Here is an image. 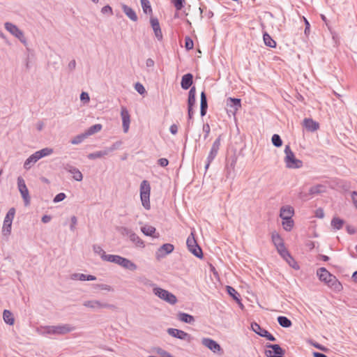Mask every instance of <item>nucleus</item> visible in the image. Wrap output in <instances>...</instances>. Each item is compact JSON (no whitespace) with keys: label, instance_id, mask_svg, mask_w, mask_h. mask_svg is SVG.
I'll use <instances>...</instances> for the list:
<instances>
[{"label":"nucleus","instance_id":"obj_52","mask_svg":"<svg viewBox=\"0 0 357 357\" xmlns=\"http://www.w3.org/2000/svg\"><path fill=\"white\" fill-rule=\"evenodd\" d=\"M236 163V159L235 158H234L231 160V162L229 164L227 165V166H226L227 174V176H228L229 175V174L231 173V171L234 170Z\"/></svg>","mask_w":357,"mask_h":357},{"label":"nucleus","instance_id":"obj_7","mask_svg":"<svg viewBox=\"0 0 357 357\" xmlns=\"http://www.w3.org/2000/svg\"><path fill=\"white\" fill-rule=\"evenodd\" d=\"M15 208H10L7 212L2 227V234L3 236H9L11 234L12 223L15 215Z\"/></svg>","mask_w":357,"mask_h":357},{"label":"nucleus","instance_id":"obj_63","mask_svg":"<svg viewBox=\"0 0 357 357\" xmlns=\"http://www.w3.org/2000/svg\"><path fill=\"white\" fill-rule=\"evenodd\" d=\"M315 217L318 218H323L324 217V212L321 208H319L315 211Z\"/></svg>","mask_w":357,"mask_h":357},{"label":"nucleus","instance_id":"obj_13","mask_svg":"<svg viewBox=\"0 0 357 357\" xmlns=\"http://www.w3.org/2000/svg\"><path fill=\"white\" fill-rule=\"evenodd\" d=\"M227 113L235 115L238 109L241 108V100L240 98L229 97L227 99Z\"/></svg>","mask_w":357,"mask_h":357},{"label":"nucleus","instance_id":"obj_48","mask_svg":"<svg viewBox=\"0 0 357 357\" xmlns=\"http://www.w3.org/2000/svg\"><path fill=\"white\" fill-rule=\"evenodd\" d=\"M284 260L294 269L298 270L300 268V266H298V263L291 255H290L288 258H286Z\"/></svg>","mask_w":357,"mask_h":357},{"label":"nucleus","instance_id":"obj_17","mask_svg":"<svg viewBox=\"0 0 357 357\" xmlns=\"http://www.w3.org/2000/svg\"><path fill=\"white\" fill-rule=\"evenodd\" d=\"M63 169L73 175V178L77 181H81L83 179L82 172L75 167L69 163L63 165Z\"/></svg>","mask_w":357,"mask_h":357},{"label":"nucleus","instance_id":"obj_57","mask_svg":"<svg viewBox=\"0 0 357 357\" xmlns=\"http://www.w3.org/2000/svg\"><path fill=\"white\" fill-rule=\"evenodd\" d=\"M66 197V195L64 192H60L59 194H57L53 199V202L54 203H58V202H60L61 201H63V199H65Z\"/></svg>","mask_w":357,"mask_h":357},{"label":"nucleus","instance_id":"obj_59","mask_svg":"<svg viewBox=\"0 0 357 357\" xmlns=\"http://www.w3.org/2000/svg\"><path fill=\"white\" fill-rule=\"evenodd\" d=\"M77 223V217L75 215H73L70 218V229L71 231L75 230Z\"/></svg>","mask_w":357,"mask_h":357},{"label":"nucleus","instance_id":"obj_55","mask_svg":"<svg viewBox=\"0 0 357 357\" xmlns=\"http://www.w3.org/2000/svg\"><path fill=\"white\" fill-rule=\"evenodd\" d=\"M101 13L103 15H113V10L112 7L109 5H106L103 6L101 9Z\"/></svg>","mask_w":357,"mask_h":357},{"label":"nucleus","instance_id":"obj_34","mask_svg":"<svg viewBox=\"0 0 357 357\" xmlns=\"http://www.w3.org/2000/svg\"><path fill=\"white\" fill-rule=\"evenodd\" d=\"M194 256L202 259L204 257L202 249L199 245V244H196V245H193V247L190 248L188 250Z\"/></svg>","mask_w":357,"mask_h":357},{"label":"nucleus","instance_id":"obj_41","mask_svg":"<svg viewBox=\"0 0 357 357\" xmlns=\"http://www.w3.org/2000/svg\"><path fill=\"white\" fill-rule=\"evenodd\" d=\"M130 240L132 243H134L137 246L142 247V248H144L145 246L144 242L135 232H133L130 235Z\"/></svg>","mask_w":357,"mask_h":357},{"label":"nucleus","instance_id":"obj_18","mask_svg":"<svg viewBox=\"0 0 357 357\" xmlns=\"http://www.w3.org/2000/svg\"><path fill=\"white\" fill-rule=\"evenodd\" d=\"M150 23L153 30L155 38L159 40H162L163 36L160 29V23L156 17H151Z\"/></svg>","mask_w":357,"mask_h":357},{"label":"nucleus","instance_id":"obj_35","mask_svg":"<svg viewBox=\"0 0 357 357\" xmlns=\"http://www.w3.org/2000/svg\"><path fill=\"white\" fill-rule=\"evenodd\" d=\"M141 6L143 10V12L145 14L152 15L153 10L150 3L149 0H140Z\"/></svg>","mask_w":357,"mask_h":357},{"label":"nucleus","instance_id":"obj_49","mask_svg":"<svg viewBox=\"0 0 357 357\" xmlns=\"http://www.w3.org/2000/svg\"><path fill=\"white\" fill-rule=\"evenodd\" d=\"M154 351L161 357H174L170 353L167 352V351L164 350L160 347L155 348Z\"/></svg>","mask_w":357,"mask_h":357},{"label":"nucleus","instance_id":"obj_9","mask_svg":"<svg viewBox=\"0 0 357 357\" xmlns=\"http://www.w3.org/2000/svg\"><path fill=\"white\" fill-rule=\"evenodd\" d=\"M17 188L24 200V206H29L31 203V197L25 181L22 176L17 177Z\"/></svg>","mask_w":357,"mask_h":357},{"label":"nucleus","instance_id":"obj_45","mask_svg":"<svg viewBox=\"0 0 357 357\" xmlns=\"http://www.w3.org/2000/svg\"><path fill=\"white\" fill-rule=\"evenodd\" d=\"M282 226L284 230L289 231L294 227V220L292 218L282 220Z\"/></svg>","mask_w":357,"mask_h":357},{"label":"nucleus","instance_id":"obj_21","mask_svg":"<svg viewBox=\"0 0 357 357\" xmlns=\"http://www.w3.org/2000/svg\"><path fill=\"white\" fill-rule=\"evenodd\" d=\"M174 245L171 243H165L158 248L156 252L157 257H164L167 255L172 253L174 251Z\"/></svg>","mask_w":357,"mask_h":357},{"label":"nucleus","instance_id":"obj_32","mask_svg":"<svg viewBox=\"0 0 357 357\" xmlns=\"http://www.w3.org/2000/svg\"><path fill=\"white\" fill-rule=\"evenodd\" d=\"M3 318L5 323L7 324L12 326L14 324L15 319L13 317V314L8 310H4L3 312Z\"/></svg>","mask_w":357,"mask_h":357},{"label":"nucleus","instance_id":"obj_19","mask_svg":"<svg viewBox=\"0 0 357 357\" xmlns=\"http://www.w3.org/2000/svg\"><path fill=\"white\" fill-rule=\"evenodd\" d=\"M221 135H219L212 144L210 152L208 155V162L213 161L218 155L220 146Z\"/></svg>","mask_w":357,"mask_h":357},{"label":"nucleus","instance_id":"obj_38","mask_svg":"<svg viewBox=\"0 0 357 357\" xmlns=\"http://www.w3.org/2000/svg\"><path fill=\"white\" fill-rule=\"evenodd\" d=\"M344 224V221L337 217H334L331 222L332 227L336 230H339L342 228Z\"/></svg>","mask_w":357,"mask_h":357},{"label":"nucleus","instance_id":"obj_46","mask_svg":"<svg viewBox=\"0 0 357 357\" xmlns=\"http://www.w3.org/2000/svg\"><path fill=\"white\" fill-rule=\"evenodd\" d=\"M87 137H88V135H86V132L82 133L80 135L75 136L73 139H72L70 142L72 144H79L82 143L84 140V139Z\"/></svg>","mask_w":357,"mask_h":357},{"label":"nucleus","instance_id":"obj_47","mask_svg":"<svg viewBox=\"0 0 357 357\" xmlns=\"http://www.w3.org/2000/svg\"><path fill=\"white\" fill-rule=\"evenodd\" d=\"M271 142L273 146H275L277 148H279L282 146V140L280 137V136L278 134H274L271 137Z\"/></svg>","mask_w":357,"mask_h":357},{"label":"nucleus","instance_id":"obj_28","mask_svg":"<svg viewBox=\"0 0 357 357\" xmlns=\"http://www.w3.org/2000/svg\"><path fill=\"white\" fill-rule=\"evenodd\" d=\"M178 319L181 321L186 324H192L195 321V317L192 315L183 312H179L178 313Z\"/></svg>","mask_w":357,"mask_h":357},{"label":"nucleus","instance_id":"obj_50","mask_svg":"<svg viewBox=\"0 0 357 357\" xmlns=\"http://www.w3.org/2000/svg\"><path fill=\"white\" fill-rule=\"evenodd\" d=\"M93 250L94 251L95 253L100 255L101 259L105 261L104 255H107L105 254V252L103 250V249L100 245H93Z\"/></svg>","mask_w":357,"mask_h":357},{"label":"nucleus","instance_id":"obj_16","mask_svg":"<svg viewBox=\"0 0 357 357\" xmlns=\"http://www.w3.org/2000/svg\"><path fill=\"white\" fill-rule=\"evenodd\" d=\"M202 343L203 345L209 349L213 353H218L222 351L220 345L216 341L211 338H203L202 340Z\"/></svg>","mask_w":357,"mask_h":357},{"label":"nucleus","instance_id":"obj_51","mask_svg":"<svg viewBox=\"0 0 357 357\" xmlns=\"http://www.w3.org/2000/svg\"><path fill=\"white\" fill-rule=\"evenodd\" d=\"M194 47V43L192 39L190 36L185 37V47L187 50H192Z\"/></svg>","mask_w":357,"mask_h":357},{"label":"nucleus","instance_id":"obj_61","mask_svg":"<svg viewBox=\"0 0 357 357\" xmlns=\"http://www.w3.org/2000/svg\"><path fill=\"white\" fill-rule=\"evenodd\" d=\"M158 164L162 167H167L169 164V160L167 159V158H160L158 160Z\"/></svg>","mask_w":357,"mask_h":357},{"label":"nucleus","instance_id":"obj_29","mask_svg":"<svg viewBox=\"0 0 357 357\" xmlns=\"http://www.w3.org/2000/svg\"><path fill=\"white\" fill-rule=\"evenodd\" d=\"M196 102V89L192 86L188 92V107H193Z\"/></svg>","mask_w":357,"mask_h":357},{"label":"nucleus","instance_id":"obj_5","mask_svg":"<svg viewBox=\"0 0 357 357\" xmlns=\"http://www.w3.org/2000/svg\"><path fill=\"white\" fill-rule=\"evenodd\" d=\"M284 162L286 167L289 169H298L303 167V162L295 158L294 152L291 151L289 145H286L284 148Z\"/></svg>","mask_w":357,"mask_h":357},{"label":"nucleus","instance_id":"obj_10","mask_svg":"<svg viewBox=\"0 0 357 357\" xmlns=\"http://www.w3.org/2000/svg\"><path fill=\"white\" fill-rule=\"evenodd\" d=\"M5 29L10 32L13 36L16 37L21 43L26 44V40L24 34L15 24L11 22H6L4 24Z\"/></svg>","mask_w":357,"mask_h":357},{"label":"nucleus","instance_id":"obj_31","mask_svg":"<svg viewBox=\"0 0 357 357\" xmlns=\"http://www.w3.org/2000/svg\"><path fill=\"white\" fill-rule=\"evenodd\" d=\"M263 40L264 44L269 47L275 48L276 47L277 43L275 40L272 38V37L267 33L264 32L263 34Z\"/></svg>","mask_w":357,"mask_h":357},{"label":"nucleus","instance_id":"obj_36","mask_svg":"<svg viewBox=\"0 0 357 357\" xmlns=\"http://www.w3.org/2000/svg\"><path fill=\"white\" fill-rule=\"evenodd\" d=\"M277 320L280 326L283 328H289L292 326L291 321L285 316H279Z\"/></svg>","mask_w":357,"mask_h":357},{"label":"nucleus","instance_id":"obj_15","mask_svg":"<svg viewBox=\"0 0 357 357\" xmlns=\"http://www.w3.org/2000/svg\"><path fill=\"white\" fill-rule=\"evenodd\" d=\"M116 144L117 143L113 144L112 146L107 148L104 150H101V151H96V152L89 153L87 157L90 160H95L96 158H100L104 157L105 155H107L109 153H111V152L114 151L115 149H116V148H117Z\"/></svg>","mask_w":357,"mask_h":357},{"label":"nucleus","instance_id":"obj_30","mask_svg":"<svg viewBox=\"0 0 357 357\" xmlns=\"http://www.w3.org/2000/svg\"><path fill=\"white\" fill-rule=\"evenodd\" d=\"M141 231L145 236H154L155 238H158L159 236V234H158L157 235H154L156 229L153 226L146 225V226L142 227Z\"/></svg>","mask_w":357,"mask_h":357},{"label":"nucleus","instance_id":"obj_23","mask_svg":"<svg viewBox=\"0 0 357 357\" xmlns=\"http://www.w3.org/2000/svg\"><path fill=\"white\" fill-rule=\"evenodd\" d=\"M193 83V75L192 73H187L183 75L181 82V88L184 90L188 89Z\"/></svg>","mask_w":357,"mask_h":357},{"label":"nucleus","instance_id":"obj_64","mask_svg":"<svg viewBox=\"0 0 357 357\" xmlns=\"http://www.w3.org/2000/svg\"><path fill=\"white\" fill-rule=\"evenodd\" d=\"M351 197L355 207L357 208V192L353 191L351 194Z\"/></svg>","mask_w":357,"mask_h":357},{"label":"nucleus","instance_id":"obj_53","mask_svg":"<svg viewBox=\"0 0 357 357\" xmlns=\"http://www.w3.org/2000/svg\"><path fill=\"white\" fill-rule=\"evenodd\" d=\"M277 250L279 252V254L280 255V256L284 259H285L286 258H288L291 255V254L289 253L288 250L285 248V246L282 248L277 249Z\"/></svg>","mask_w":357,"mask_h":357},{"label":"nucleus","instance_id":"obj_60","mask_svg":"<svg viewBox=\"0 0 357 357\" xmlns=\"http://www.w3.org/2000/svg\"><path fill=\"white\" fill-rule=\"evenodd\" d=\"M121 232L123 235L128 236L129 237L133 233V231L128 227H122L121 228Z\"/></svg>","mask_w":357,"mask_h":357},{"label":"nucleus","instance_id":"obj_4","mask_svg":"<svg viewBox=\"0 0 357 357\" xmlns=\"http://www.w3.org/2000/svg\"><path fill=\"white\" fill-rule=\"evenodd\" d=\"M151 286L153 287V294L157 296L160 299L166 301L167 303L174 305L177 303L178 300L176 296L171 293L170 291L162 289L159 287H157L155 284L151 283Z\"/></svg>","mask_w":357,"mask_h":357},{"label":"nucleus","instance_id":"obj_40","mask_svg":"<svg viewBox=\"0 0 357 357\" xmlns=\"http://www.w3.org/2000/svg\"><path fill=\"white\" fill-rule=\"evenodd\" d=\"M40 158L38 157V155L35 152L32 155H31L24 162V167L26 169L30 168V164L31 162H36Z\"/></svg>","mask_w":357,"mask_h":357},{"label":"nucleus","instance_id":"obj_11","mask_svg":"<svg viewBox=\"0 0 357 357\" xmlns=\"http://www.w3.org/2000/svg\"><path fill=\"white\" fill-rule=\"evenodd\" d=\"M251 328L258 335L262 337H265L266 340L271 342H275L277 340L276 338L271 333H269L265 328H261L260 325L257 322H252L251 324Z\"/></svg>","mask_w":357,"mask_h":357},{"label":"nucleus","instance_id":"obj_37","mask_svg":"<svg viewBox=\"0 0 357 357\" xmlns=\"http://www.w3.org/2000/svg\"><path fill=\"white\" fill-rule=\"evenodd\" d=\"M196 244H198V243L197 242V240L195 239V231L194 229H192L186 241L187 248L189 250L190 248L193 247V245L195 246Z\"/></svg>","mask_w":357,"mask_h":357},{"label":"nucleus","instance_id":"obj_25","mask_svg":"<svg viewBox=\"0 0 357 357\" xmlns=\"http://www.w3.org/2000/svg\"><path fill=\"white\" fill-rule=\"evenodd\" d=\"M208 109L207 97L205 91H202L200 95V115L202 117L206 114Z\"/></svg>","mask_w":357,"mask_h":357},{"label":"nucleus","instance_id":"obj_42","mask_svg":"<svg viewBox=\"0 0 357 357\" xmlns=\"http://www.w3.org/2000/svg\"><path fill=\"white\" fill-rule=\"evenodd\" d=\"M102 126L101 124L100 123H97V124H95V125H93L91 126H90L86 130V133L88 136L89 135H93L99 131L101 130Z\"/></svg>","mask_w":357,"mask_h":357},{"label":"nucleus","instance_id":"obj_43","mask_svg":"<svg viewBox=\"0 0 357 357\" xmlns=\"http://www.w3.org/2000/svg\"><path fill=\"white\" fill-rule=\"evenodd\" d=\"M38 157L40 159L43 157L51 155L53 153V149L51 148H44L40 151H36Z\"/></svg>","mask_w":357,"mask_h":357},{"label":"nucleus","instance_id":"obj_1","mask_svg":"<svg viewBox=\"0 0 357 357\" xmlns=\"http://www.w3.org/2000/svg\"><path fill=\"white\" fill-rule=\"evenodd\" d=\"M75 326L69 324H61L58 326H41L38 328V333L43 336L63 335L75 330Z\"/></svg>","mask_w":357,"mask_h":357},{"label":"nucleus","instance_id":"obj_44","mask_svg":"<svg viewBox=\"0 0 357 357\" xmlns=\"http://www.w3.org/2000/svg\"><path fill=\"white\" fill-rule=\"evenodd\" d=\"M171 3L175 7L176 11L182 10L185 7L186 0H170Z\"/></svg>","mask_w":357,"mask_h":357},{"label":"nucleus","instance_id":"obj_24","mask_svg":"<svg viewBox=\"0 0 357 357\" xmlns=\"http://www.w3.org/2000/svg\"><path fill=\"white\" fill-rule=\"evenodd\" d=\"M294 213V211L293 207H291V206H284L280 208V217L282 220L290 219L292 218Z\"/></svg>","mask_w":357,"mask_h":357},{"label":"nucleus","instance_id":"obj_20","mask_svg":"<svg viewBox=\"0 0 357 357\" xmlns=\"http://www.w3.org/2000/svg\"><path fill=\"white\" fill-rule=\"evenodd\" d=\"M123 132L126 133L128 131L130 119L128 110L126 107H122L121 110Z\"/></svg>","mask_w":357,"mask_h":357},{"label":"nucleus","instance_id":"obj_22","mask_svg":"<svg viewBox=\"0 0 357 357\" xmlns=\"http://www.w3.org/2000/svg\"><path fill=\"white\" fill-rule=\"evenodd\" d=\"M303 126L308 132H314L319 128V123L311 118H305L303 120Z\"/></svg>","mask_w":357,"mask_h":357},{"label":"nucleus","instance_id":"obj_62","mask_svg":"<svg viewBox=\"0 0 357 357\" xmlns=\"http://www.w3.org/2000/svg\"><path fill=\"white\" fill-rule=\"evenodd\" d=\"M80 100L84 102H88L90 100L89 93L86 92H82L80 94Z\"/></svg>","mask_w":357,"mask_h":357},{"label":"nucleus","instance_id":"obj_54","mask_svg":"<svg viewBox=\"0 0 357 357\" xmlns=\"http://www.w3.org/2000/svg\"><path fill=\"white\" fill-rule=\"evenodd\" d=\"M202 130L204 134V139H206L208 137L210 132H211V128L208 123L203 124Z\"/></svg>","mask_w":357,"mask_h":357},{"label":"nucleus","instance_id":"obj_33","mask_svg":"<svg viewBox=\"0 0 357 357\" xmlns=\"http://www.w3.org/2000/svg\"><path fill=\"white\" fill-rule=\"evenodd\" d=\"M326 186L321 184H318L314 186H312L309 190V195H319L325 192Z\"/></svg>","mask_w":357,"mask_h":357},{"label":"nucleus","instance_id":"obj_27","mask_svg":"<svg viewBox=\"0 0 357 357\" xmlns=\"http://www.w3.org/2000/svg\"><path fill=\"white\" fill-rule=\"evenodd\" d=\"M122 10L125 15L133 22H137L138 20L137 15L135 11L130 6L123 4Z\"/></svg>","mask_w":357,"mask_h":357},{"label":"nucleus","instance_id":"obj_14","mask_svg":"<svg viewBox=\"0 0 357 357\" xmlns=\"http://www.w3.org/2000/svg\"><path fill=\"white\" fill-rule=\"evenodd\" d=\"M167 333L169 335L182 340H187L190 342L191 336L188 333L177 328H169L167 329Z\"/></svg>","mask_w":357,"mask_h":357},{"label":"nucleus","instance_id":"obj_58","mask_svg":"<svg viewBox=\"0 0 357 357\" xmlns=\"http://www.w3.org/2000/svg\"><path fill=\"white\" fill-rule=\"evenodd\" d=\"M71 278L73 280H81V281H84L85 274L74 273L71 275Z\"/></svg>","mask_w":357,"mask_h":357},{"label":"nucleus","instance_id":"obj_6","mask_svg":"<svg viewBox=\"0 0 357 357\" xmlns=\"http://www.w3.org/2000/svg\"><path fill=\"white\" fill-rule=\"evenodd\" d=\"M139 190H140V199H141L142 204L145 209L149 210L151 208V204H150L151 185H150V183L146 180L142 181L140 184Z\"/></svg>","mask_w":357,"mask_h":357},{"label":"nucleus","instance_id":"obj_8","mask_svg":"<svg viewBox=\"0 0 357 357\" xmlns=\"http://www.w3.org/2000/svg\"><path fill=\"white\" fill-rule=\"evenodd\" d=\"M266 347L270 349L264 351L266 357H284L285 354V350L278 344L267 343Z\"/></svg>","mask_w":357,"mask_h":357},{"label":"nucleus","instance_id":"obj_26","mask_svg":"<svg viewBox=\"0 0 357 357\" xmlns=\"http://www.w3.org/2000/svg\"><path fill=\"white\" fill-rule=\"evenodd\" d=\"M271 240L276 249L282 248L284 247V240L281 236L276 231H274L271 234Z\"/></svg>","mask_w":357,"mask_h":357},{"label":"nucleus","instance_id":"obj_2","mask_svg":"<svg viewBox=\"0 0 357 357\" xmlns=\"http://www.w3.org/2000/svg\"><path fill=\"white\" fill-rule=\"evenodd\" d=\"M317 275L321 282H324L335 291L340 292L343 289L341 282L335 275H332L328 271H327L326 268L321 267L318 268L317 271Z\"/></svg>","mask_w":357,"mask_h":357},{"label":"nucleus","instance_id":"obj_56","mask_svg":"<svg viewBox=\"0 0 357 357\" xmlns=\"http://www.w3.org/2000/svg\"><path fill=\"white\" fill-rule=\"evenodd\" d=\"M135 89L140 94L143 95L146 93V90L143 84L139 82H137L135 85Z\"/></svg>","mask_w":357,"mask_h":357},{"label":"nucleus","instance_id":"obj_39","mask_svg":"<svg viewBox=\"0 0 357 357\" xmlns=\"http://www.w3.org/2000/svg\"><path fill=\"white\" fill-rule=\"evenodd\" d=\"M227 293L235 301H238L241 298L239 293L232 287L227 285L226 287Z\"/></svg>","mask_w":357,"mask_h":357},{"label":"nucleus","instance_id":"obj_3","mask_svg":"<svg viewBox=\"0 0 357 357\" xmlns=\"http://www.w3.org/2000/svg\"><path fill=\"white\" fill-rule=\"evenodd\" d=\"M104 258L105 261L115 263L126 269L130 271H135L137 269V265L135 263L121 256L108 255H104Z\"/></svg>","mask_w":357,"mask_h":357},{"label":"nucleus","instance_id":"obj_12","mask_svg":"<svg viewBox=\"0 0 357 357\" xmlns=\"http://www.w3.org/2000/svg\"><path fill=\"white\" fill-rule=\"evenodd\" d=\"M84 306L86 307H89L91 309H100V308H107L112 310H116V307L113 304H109L107 303H103L98 300H91L86 301L84 303Z\"/></svg>","mask_w":357,"mask_h":357}]
</instances>
